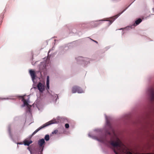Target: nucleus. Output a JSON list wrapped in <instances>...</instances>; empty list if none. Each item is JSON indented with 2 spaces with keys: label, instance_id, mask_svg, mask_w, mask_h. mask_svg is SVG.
<instances>
[{
  "label": "nucleus",
  "instance_id": "f257e3e1",
  "mask_svg": "<svg viewBox=\"0 0 154 154\" xmlns=\"http://www.w3.org/2000/svg\"><path fill=\"white\" fill-rule=\"evenodd\" d=\"M109 143L112 146V149L116 154H133L130 152L125 151V146L118 139L115 141H110Z\"/></svg>",
  "mask_w": 154,
  "mask_h": 154
},
{
  "label": "nucleus",
  "instance_id": "f03ea898",
  "mask_svg": "<svg viewBox=\"0 0 154 154\" xmlns=\"http://www.w3.org/2000/svg\"><path fill=\"white\" fill-rule=\"evenodd\" d=\"M76 92L79 93H83V91L79 87L76 86H74L72 88V93H75Z\"/></svg>",
  "mask_w": 154,
  "mask_h": 154
},
{
  "label": "nucleus",
  "instance_id": "7ed1b4c3",
  "mask_svg": "<svg viewBox=\"0 0 154 154\" xmlns=\"http://www.w3.org/2000/svg\"><path fill=\"white\" fill-rule=\"evenodd\" d=\"M53 123L52 121H50L48 122H47V123L41 126L38 128L37 129H36L35 131L33 132L32 133V135H33L35 134L39 130H41V129L46 127V126H48V125H49L51 124H53Z\"/></svg>",
  "mask_w": 154,
  "mask_h": 154
},
{
  "label": "nucleus",
  "instance_id": "20e7f679",
  "mask_svg": "<svg viewBox=\"0 0 154 154\" xmlns=\"http://www.w3.org/2000/svg\"><path fill=\"white\" fill-rule=\"evenodd\" d=\"M148 94L151 101H154V89L152 88H151L149 89Z\"/></svg>",
  "mask_w": 154,
  "mask_h": 154
},
{
  "label": "nucleus",
  "instance_id": "39448f33",
  "mask_svg": "<svg viewBox=\"0 0 154 154\" xmlns=\"http://www.w3.org/2000/svg\"><path fill=\"white\" fill-rule=\"evenodd\" d=\"M125 10H124L121 13H119V14L115 15V16L110 18L109 19L107 20H106V21H109V24L110 25L114 21V20L116 19L122 13H123L125 11Z\"/></svg>",
  "mask_w": 154,
  "mask_h": 154
},
{
  "label": "nucleus",
  "instance_id": "423d86ee",
  "mask_svg": "<svg viewBox=\"0 0 154 154\" xmlns=\"http://www.w3.org/2000/svg\"><path fill=\"white\" fill-rule=\"evenodd\" d=\"M45 144V140L44 139L39 140L38 141V144L40 148L42 149V151L43 150Z\"/></svg>",
  "mask_w": 154,
  "mask_h": 154
},
{
  "label": "nucleus",
  "instance_id": "0eeeda50",
  "mask_svg": "<svg viewBox=\"0 0 154 154\" xmlns=\"http://www.w3.org/2000/svg\"><path fill=\"white\" fill-rule=\"evenodd\" d=\"M25 96H21L20 97L22 98V101L23 102V106H26L28 107L29 106V105L28 104V102L29 100V97H28V98L27 100H26L25 99Z\"/></svg>",
  "mask_w": 154,
  "mask_h": 154
},
{
  "label": "nucleus",
  "instance_id": "6e6552de",
  "mask_svg": "<svg viewBox=\"0 0 154 154\" xmlns=\"http://www.w3.org/2000/svg\"><path fill=\"white\" fill-rule=\"evenodd\" d=\"M37 87L39 91L41 92H42L45 89V87L44 85L41 82H39L38 83Z\"/></svg>",
  "mask_w": 154,
  "mask_h": 154
},
{
  "label": "nucleus",
  "instance_id": "1a4fd4ad",
  "mask_svg": "<svg viewBox=\"0 0 154 154\" xmlns=\"http://www.w3.org/2000/svg\"><path fill=\"white\" fill-rule=\"evenodd\" d=\"M29 72L32 80H34L36 77V75L35 74V72L32 70H29Z\"/></svg>",
  "mask_w": 154,
  "mask_h": 154
},
{
  "label": "nucleus",
  "instance_id": "9d476101",
  "mask_svg": "<svg viewBox=\"0 0 154 154\" xmlns=\"http://www.w3.org/2000/svg\"><path fill=\"white\" fill-rule=\"evenodd\" d=\"M32 142L31 140L28 141L27 140H25L23 141V144L25 145L29 146Z\"/></svg>",
  "mask_w": 154,
  "mask_h": 154
},
{
  "label": "nucleus",
  "instance_id": "9b49d317",
  "mask_svg": "<svg viewBox=\"0 0 154 154\" xmlns=\"http://www.w3.org/2000/svg\"><path fill=\"white\" fill-rule=\"evenodd\" d=\"M142 21V20L140 19L139 18L138 20H137L135 21V23L134 24V25L135 24H136V25H138Z\"/></svg>",
  "mask_w": 154,
  "mask_h": 154
},
{
  "label": "nucleus",
  "instance_id": "f8f14e48",
  "mask_svg": "<svg viewBox=\"0 0 154 154\" xmlns=\"http://www.w3.org/2000/svg\"><path fill=\"white\" fill-rule=\"evenodd\" d=\"M49 77L48 76L47 77V82H46V84L47 88L48 89H49Z\"/></svg>",
  "mask_w": 154,
  "mask_h": 154
},
{
  "label": "nucleus",
  "instance_id": "ddd939ff",
  "mask_svg": "<svg viewBox=\"0 0 154 154\" xmlns=\"http://www.w3.org/2000/svg\"><path fill=\"white\" fill-rule=\"evenodd\" d=\"M106 125L107 126L109 127L112 131H113V129L112 128L111 124L110 122L107 120L106 122Z\"/></svg>",
  "mask_w": 154,
  "mask_h": 154
},
{
  "label": "nucleus",
  "instance_id": "4468645a",
  "mask_svg": "<svg viewBox=\"0 0 154 154\" xmlns=\"http://www.w3.org/2000/svg\"><path fill=\"white\" fill-rule=\"evenodd\" d=\"M97 139L98 141L102 143H104L105 140V139L103 137H101L99 139L97 138Z\"/></svg>",
  "mask_w": 154,
  "mask_h": 154
},
{
  "label": "nucleus",
  "instance_id": "2eb2a0df",
  "mask_svg": "<svg viewBox=\"0 0 154 154\" xmlns=\"http://www.w3.org/2000/svg\"><path fill=\"white\" fill-rule=\"evenodd\" d=\"M49 136L48 134L46 135L45 137V139L46 141H48L49 140Z\"/></svg>",
  "mask_w": 154,
  "mask_h": 154
},
{
  "label": "nucleus",
  "instance_id": "dca6fc26",
  "mask_svg": "<svg viewBox=\"0 0 154 154\" xmlns=\"http://www.w3.org/2000/svg\"><path fill=\"white\" fill-rule=\"evenodd\" d=\"M58 132V130H55L53 132H52V134H57Z\"/></svg>",
  "mask_w": 154,
  "mask_h": 154
},
{
  "label": "nucleus",
  "instance_id": "f3484780",
  "mask_svg": "<svg viewBox=\"0 0 154 154\" xmlns=\"http://www.w3.org/2000/svg\"><path fill=\"white\" fill-rule=\"evenodd\" d=\"M27 149L30 151L31 154H33L32 153V150H31V148L29 147H28L27 148Z\"/></svg>",
  "mask_w": 154,
  "mask_h": 154
},
{
  "label": "nucleus",
  "instance_id": "a211bd4d",
  "mask_svg": "<svg viewBox=\"0 0 154 154\" xmlns=\"http://www.w3.org/2000/svg\"><path fill=\"white\" fill-rule=\"evenodd\" d=\"M65 127L66 128H68L69 127V125L68 124L66 123L65 125Z\"/></svg>",
  "mask_w": 154,
  "mask_h": 154
},
{
  "label": "nucleus",
  "instance_id": "6ab92c4d",
  "mask_svg": "<svg viewBox=\"0 0 154 154\" xmlns=\"http://www.w3.org/2000/svg\"><path fill=\"white\" fill-rule=\"evenodd\" d=\"M107 134H108L109 135H111V133H110V132H107Z\"/></svg>",
  "mask_w": 154,
  "mask_h": 154
},
{
  "label": "nucleus",
  "instance_id": "aec40b11",
  "mask_svg": "<svg viewBox=\"0 0 154 154\" xmlns=\"http://www.w3.org/2000/svg\"><path fill=\"white\" fill-rule=\"evenodd\" d=\"M11 128H9V131L10 133L11 132Z\"/></svg>",
  "mask_w": 154,
  "mask_h": 154
},
{
  "label": "nucleus",
  "instance_id": "412c9836",
  "mask_svg": "<svg viewBox=\"0 0 154 154\" xmlns=\"http://www.w3.org/2000/svg\"><path fill=\"white\" fill-rule=\"evenodd\" d=\"M93 40V41H94V42H95L96 43H98V42H97V41H94V40Z\"/></svg>",
  "mask_w": 154,
  "mask_h": 154
},
{
  "label": "nucleus",
  "instance_id": "4be33fe9",
  "mask_svg": "<svg viewBox=\"0 0 154 154\" xmlns=\"http://www.w3.org/2000/svg\"><path fill=\"white\" fill-rule=\"evenodd\" d=\"M153 10L154 11V8H153Z\"/></svg>",
  "mask_w": 154,
  "mask_h": 154
}]
</instances>
